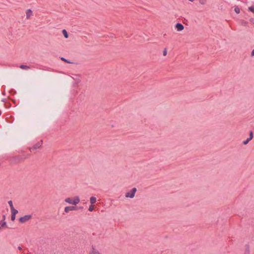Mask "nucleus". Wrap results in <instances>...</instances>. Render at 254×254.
<instances>
[{"instance_id": "1", "label": "nucleus", "mask_w": 254, "mask_h": 254, "mask_svg": "<svg viewBox=\"0 0 254 254\" xmlns=\"http://www.w3.org/2000/svg\"><path fill=\"white\" fill-rule=\"evenodd\" d=\"M64 201L68 204L76 205L79 203L80 198L78 196H76L73 198L67 197L64 199Z\"/></svg>"}, {"instance_id": "2", "label": "nucleus", "mask_w": 254, "mask_h": 254, "mask_svg": "<svg viewBox=\"0 0 254 254\" xmlns=\"http://www.w3.org/2000/svg\"><path fill=\"white\" fill-rule=\"evenodd\" d=\"M32 218V216L30 214L25 215L19 218V222L21 224H23L30 220Z\"/></svg>"}, {"instance_id": "3", "label": "nucleus", "mask_w": 254, "mask_h": 254, "mask_svg": "<svg viewBox=\"0 0 254 254\" xmlns=\"http://www.w3.org/2000/svg\"><path fill=\"white\" fill-rule=\"evenodd\" d=\"M136 191V189L134 188L132 189V190L126 193V197H129V198H133L134 196L135 193Z\"/></svg>"}, {"instance_id": "4", "label": "nucleus", "mask_w": 254, "mask_h": 254, "mask_svg": "<svg viewBox=\"0 0 254 254\" xmlns=\"http://www.w3.org/2000/svg\"><path fill=\"white\" fill-rule=\"evenodd\" d=\"M77 209L75 207L73 206H68L64 207V211L66 213H68L70 211L76 210Z\"/></svg>"}, {"instance_id": "5", "label": "nucleus", "mask_w": 254, "mask_h": 254, "mask_svg": "<svg viewBox=\"0 0 254 254\" xmlns=\"http://www.w3.org/2000/svg\"><path fill=\"white\" fill-rule=\"evenodd\" d=\"M7 227V223L5 221H0V231L2 230V229L6 228Z\"/></svg>"}, {"instance_id": "6", "label": "nucleus", "mask_w": 254, "mask_h": 254, "mask_svg": "<svg viewBox=\"0 0 254 254\" xmlns=\"http://www.w3.org/2000/svg\"><path fill=\"white\" fill-rule=\"evenodd\" d=\"M26 18L29 19L33 15V12L31 9H27L26 11Z\"/></svg>"}, {"instance_id": "7", "label": "nucleus", "mask_w": 254, "mask_h": 254, "mask_svg": "<svg viewBox=\"0 0 254 254\" xmlns=\"http://www.w3.org/2000/svg\"><path fill=\"white\" fill-rule=\"evenodd\" d=\"M175 27L178 31H182L184 28V26L181 23H177Z\"/></svg>"}, {"instance_id": "8", "label": "nucleus", "mask_w": 254, "mask_h": 254, "mask_svg": "<svg viewBox=\"0 0 254 254\" xmlns=\"http://www.w3.org/2000/svg\"><path fill=\"white\" fill-rule=\"evenodd\" d=\"M97 199L94 196H91L90 198V202L91 204H93L96 202Z\"/></svg>"}, {"instance_id": "9", "label": "nucleus", "mask_w": 254, "mask_h": 254, "mask_svg": "<svg viewBox=\"0 0 254 254\" xmlns=\"http://www.w3.org/2000/svg\"><path fill=\"white\" fill-rule=\"evenodd\" d=\"M10 210H11V214H13V215H16V214L17 213H18V210L15 209L14 208L10 209Z\"/></svg>"}, {"instance_id": "10", "label": "nucleus", "mask_w": 254, "mask_h": 254, "mask_svg": "<svg viewBox=\"0 0 254 254\" xmlns=\"http://www.w3.org/2000/svg\"><path fill=\"white\" fill-rule=\"evenodd\" d=\"M62 33H63L64 36V37L65 38H68V35L67 32V31L65 29L63 30Z\"/></svg>"}, {"instance_id": "11", "label": "nucleus", "mask_w": 254, "mask_h": 254, "mask_svg": "<svg viewBox=\"0 0 254 254\" xmlns=\"http://www.w3.org/2000/svg\"><path fill=\"white\" fill-rule=\"evenodd\" d=\"M20 68L22 69H28L30 68L29 66L26 65H21Z\"/></svg>"}, {"instance_id": "12", "label": "nucleus", "mask_w": 254, "mask_h": 254, "mask_svg": "<svg viewBox=\"0 0 254 254\" xmlns=\"http://www.w3.org/2000/svg\"><path fill=\"white\" fill-rule=\"evenodd\" d=\"M200 5H205L207 2V0H198Z\"/></svg>"}, {"instance_id": "13", "label": "nucleus", "mask_w": 254, "mask_h": 254, "mask_svg": "<svg viewBox=\"0 0 254 254\" xmlns=\"http://www.w3.org/2000/svg\"><path fill=\"white\" fill-rule=\"evenodd\" d=\"M95 209V206L93 204H91L89 206V208H88V210L90 211V212H92Z\"/></svg>"}, {"instance_id": "14", "label": "nucleus", "mask_w": 254, "mask_h": 254, "mask_svg": "<svg viewBox=\"0 0 254 254\" xmlns=\"http://www.w3.org/2000/svg\"><path fill=\"white\" fill-rule=\"evenodd\" d=\"M8 204H9V205L10 206V209L14 208L13 205L12 201L11 200H9L8 202Z\"/></svg>"}, {"instance_id": "15", "label": "nucleus", "mask_w": 254, "mask_h": 254, "mask_svg": "<svg viewBox=\"0 0 254 254\" xmlns=\"http://www.w3.org/2000/svg\"><path fill=\"white\" fill-rule=\"evenodd\" d=\"M234 10L237 14H239L240 12V9L238 6L235 7Z\"/></svg>"}, {"instance_id": "16", "label": "nucleus", "mask_w": 254, "mask_h": 254, "mask_svg": "<svg viewBox=\"0 0 254 254\" xmlns=\"http://www.w3.org/2000/svg\"><path fill=\"white\" fill-rule=\"evenodd\" d=\"M251 140L249 138H247L246 140H244L243 142V144L244 145H246L247 144L249 141Z\"/></svg>"}, {"instance_id": "17", "label": "nucleus", "mask_w": 254, "mask_h": 254, "mask_svg": "<svg viewBox=\"0 0 254 254\" xmlns=\"http://www.w3.org/2000/svg\"><path fill=\"white\" fill-rule=\"evenodd\" d=\"M249 10L254 13V6H251L249 7Z\"/></svg>"}, {"instance_id": "18", "label": "nucleus", "mask_w": 254, "mask_h": 254, "mask_svg": "<svg viewBox=\"0 0 254 254\" xmlns=\"http://www.w3.org/2000/svg\"><path fill=\"white\" fill-rule=\"evenodd\" d=\"M253 138V133L252 131H251L250 133V137L249 138L252 140Z\"/></svg>"}, {"instance_id": "19", "label": "nucleus", "mask_w": 254, "mask_h": 254, "mask_svg": "<svg viewBox=\"0 0 254 254\" xmlns=\"http://www.w3.org/2000/svg\"><path fill=\"white\" fill-rule=\"evenodd\" d=\"M167 49H165L164 51H163V55L164 56H165L167 55Z\"/></svg>"}, {"instance_id": "20", "label": "nucleus", "mask_w": 254, "mask_h": 254, "mask_svg": "<svg viewBox=\"0 0 254 254\" xmlns=\"http://www.w3.org/2000/svg\"><path fill=\"white\" fill-rule=\"evenodd\" d=\"M11 219L12 221H14L15 219V215L11 214Z\"/></svg>"}, {"instance_id": "21", "label": "nucleus", "mask_w": 254, "mask_h": 254, "mask_svg": "<svg viewBox=\"0 0 254 254\" xmlns=\"http://www.w3.org/2000/svg\"><path fill=\"white\" fill-rule=\"evenodd\" d=\"M61 60L67 63H70V62H68L67 60H66L64 58H61Z\"/></svg>"}, {"instance_id": "22", "label": "nucleus", "mask_w": 254, "mask_h": 254, "mask_svg": "<svg viewBox=\"0 0 254 254\" xmlns=\"http://www.w3.org/2000/svg\"><path fill=\"white\" fill-rule=\"evenodd\" d=\"M93 254H101L97 251H93Z\"/></svg>"}, {"instance_id": "23", "label": "nucleus", "mask_w": 254, "mask_h": 254, "mask_svg": "<svg viewBox=\"0 0 254 254\" xmlns=\"http://www.w3.org/2000/svg\"><path fill=\"white\" fill-rule=\"evenodd\" d=\"M39 146H40V144L36 145L34 146V149H37V148H39Z\"/></svg>"}, {"instance_id": "24", "label": "nucleus", "mask_w": 254, "mask_h": 254, "mask_svg": "<svg viewBox=\"0 0 254 254\" xmlns=\"http://www.w3.org/2000/svg\"><path fill=\"white\" fill-rule=\"evenodd\" d=\"M250 21L252 22L253 24H254V18H251L250 19Z\"/></svg>"}, {"instance_id": "25", "label": "nucleus", "mask_w": 254, "mask_h": 254, "mask_svg": "<svg viewBox=\"0 0 254 254\" xmlns=\"http://www.w3.org/2000/svg\"><path fill=\"white\" fill-rule=\"evenodd\" d=\"M252 56H254V49L253 50V51L252 52Z\"/></svg>"}, {"instance_id": "26", "label": "nucleus", "mask_w": 254, "mask_h": 254, "mask_svg": "<svg viewBox=\"0 0 254 254\" xmlns=\"http://www.w3.org/2000/svg\"><path fill=\"white\" fill-rule=\"evenodd\" d=\"M5 219V215H3V216H2V220L4 221Z\"/></svg>"}, {"instance_id": "27", "label": "nucleus", "mask_w": 254, "mask_h": 254, "mask_svg": "<svg viewBox=\"0 0 254 254\" xmlns=\"http://www.w3.org/2000/svg\"><path fill=\"white\" fill-rule=\"evenodd\" d=\"M190 1H191V2H193L195 0H189Z\"/></svg>"}, {"instance_id": "28", "label": "nucleus", "mask_w": 254, "mask_h": 254, "mask_svg": "<svg viewBox=\"0 0 254 254\" xmlns=\"http://www.w3.org/2000/svg\"><path fill=\"white\" fill-rule=\"evenodd\" d=\"M18 249L20 250L21 249V248L19 247H18Z\"/></svg>"}]
</instances>
